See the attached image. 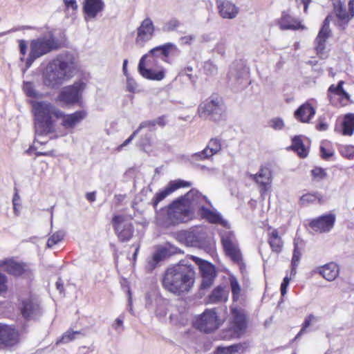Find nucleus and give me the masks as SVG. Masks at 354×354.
<instances>
[{
	"mask_svg": "<svg viewBox=\"0 0 354 354\" xmlns=\"http://www.w3.org/2000/svg\"><path fill=\"white\" fill-rule=\"evenodd\" d=\"M216 6L220 16L224 19H234L239 13V8L227 0H216Z\"/></svg>",
	"mask_w": 354,
	"mask_h": 354,
	"instance_id": "26",
	"label": "nucleus"
},
{
	"mask_svg": "<svg viewBox=\"0 0 354 354\" xmlns=\"http://www.w3.org/2000/svg\"><path fill=\"white\" fill-rule=\"evenodd\" d=\"M333 151L332 149H326V147H320V156L324 160H328L333 156Z\"/></svg>",
	"mask_w": 354,
	"mask_h": 354,
	"instance_id": "55",
	"label": "nucleus"
},
{
	"mask_svg": "<svg viewBox=\"0 0 354 354\" xmlns=\"http://www.w3.org/2000/svg\"><path fill=\"white\" fill-rule=\"evenodd\" d=\"M230 288L232 291V298L233 302H236L239 300L241 296V288L237 280V279L234 276H230L229 277Z\"/></svg>",
	"mask_w": 354,
	"mask_h": 354,
	"instance_id": "38",
	"label": "nucleus"
},
{
	"mask_svg": "<svg viewBox=\"0 0 354 354\" xmlns=\"http://www.w3.org/2000/svg\"><path fill=\"white\" fill-rule=\"evenodd\" d=\"M30 52L26 59L28 67L38 58L53 51L61 48L63 42L52 34L32 39L29 43Z\"/></svg>",
	"mask_w": 354,
	"mask_h": 354,
	"instance_id": "5",
	"label": "nucleus"
},
{
	"mask_svg": "<svg viewBox=\"0 0 354 354\" xmlns=\"http://www.w3.org/2000/svg\"><path fill=\"white\" fill-rule=\"evenodd\" d=\"M64 6L67 10L71 9L76 10L77 9V3L76 0H63Z\"/></svg>",
	"mask_w": 354,
	"mask_h": 354,
	"instance_id": "59",
	"label": "nucleus"
},
{
	"mask_svg": "<svg viewBox=\"0 0 354 354\" xmlns=\"http://www.w3.org/2000/svg\"><path fill=\"white\" fill-rule=\"evenodd\" d=\"M202 277V281L201 283L200 288L201 290H205L210 286H212L214 279L216 276H211V277H207V276H201Z\"/></svg>",
	"mask_w": 354,
	"mask_h": 354,
	"instance_id": "50",
	"label": "nucleus"
},
{
	"mask_svg": "<svg viewBox=\"0 0 354 354\" xmlns=\"http://www.w3.org/2000/svg\"><path fill=\"white\" fill-rule=\"evenodd\" d=\"M270 127L274 130H281L284 127V122L282 119L275 118L270 120Z\"/></svg>",
	"mask_w": 354,
	"mask_h": 354,
	"instance_id": "54",
	"label": "nucleus"
},
{
	"mask_svg": "<svg viewBox=\"0 0 354 354\" xmlns=\"http://www.w3.org/2000/svg\"><path fill=\"white\" fill-rule=\"evenodd\" d=\"M177 48L175 44L172 43H166L163 45L158 46L151 49V53L157 55V57L167 62V59L172 51H176Z\"/></svg>",
	"mask_w": 354,
	"mask_h": 354,
	"instance_id": "34",
	"label": "nucleus"
},
{
	"mask_svg": "<svg viewBox=\"0 0 354 354\" xmlns=\"http://www.w3.org/2000/svg\"><path fill=\"white\" fill-rule=\"evenodd\" d=\"M0 268H3L5 272L15 277H22L31 272L26 263L16 261L12 258L1 260Z\"/></svg>",
	"mask_w": 354,
	"mask_h": 354,
	"instance_id": "17",
	"label": "nucleus"
},
{
	"mask_svg": "<svg viewBox=\"0 0 354 354\" xmlns=\"http://www.w3.org/2000/svg\"><path fill=\"white\" fill-rule=\"evenodd\" d=\"M155 31V27L152 20L147 17L137 28V36L135 40L136 44L143 47L145 44L151 39Z\"/></svg>",
	"mask_w": 354,
	"mask_h": 354,
	"instance_id": "19",
	"label": "nucleus"
},
{
	"mask_svg": "<svg viewBox=\"0 0 354 354\" xmlns=\"http://www.w3.org/2000/svg\"><path fill=\"white\" fill-rule=\"evenodd\" d=\"M33 113L43 129V132L49 134L55 131L54 119H61V125L66 129L72 131L88 115L86 110L82 109L66 114L53 104L48 102H32Z\"/></svg>",
	"mask_w": 354,
	"mask_h": 354,
	"instance_id": "1",
	"label": "nucleus"
},
{
	"mask_svg": "<svg viewBox=\"0 0 354 354\" xmlns=\"http://www.w3.org/2000/svg\"><path fill=\"white\" fill-rule=\"evenodd\" d=\"M267 242L272 252L279 254L282 252L284 247V241L279 234L278 229L268 227Z\"/></svg>",
	"mask_w": 354,
	"mask_h": 354,
	"instance_id": "22",
	"label": "nucleus"
},
{
	"mask_svg": "<svg viewBox=\"0 0 354 354\" xmlns=\"http://www.w3.org/2000/svg\"><path fill=\"white\" fill-rule=\"evenodd\" d=\"M138 69L142 77L149 80L160 81L165 77V71L159 64V59L151 53V50L140 58Z\"/></svg>",
	"mask_w": 354,
	"mask_h": 354,
	"instance_id": "7",
	"label": "nucleus"
},
{
	"mask_svg": "<svg viewBox=\"0 0 354 354\" xmlns=\"http://www.w3.org/2000/svg\"><path fill=\"white\" fill-rule=\"evenodd\" d=\"M337 25L343 29L354 17V0H349L348 8L340 0H332Z\"/></svg>",
	"mask_w": 354,
	"mask_h": 354,
	"instance_id": "12",
	"label": "nucleus"
},
{
	"mask_svg": "<svg viewBox=\"0 0 354 354\" xmlns=\"http://www.w3.org/2000/svg\"><path fill=\"white\" fill-rule=\"evenodd\" d=\"M18 44H19V53L21 55L20 59L21 61H23L24 59L25 56L27 54L28 44L27 41H26L24 39L18 40Z\"/></svg>",
	"mask_w": 354,
	"mask_h": 354,
	"instance_id": "51",
	"label": "nucleus"
},
{
	"mask_svg": "<svg viewBox=\"0 0 354 354\" xmlns=\"http://www.w3.org/2000/svg\"><path fill=\"white\" fill-rule=\"evenodd\" d=\"M126 198H127L126 194H115L114 196L115 206L118 207V206L121 205Z\"/></svg>",
	"mask_w": 354,
	"mask_h": 354,
	"instance_id": "60",
	"label": "nucleus"
},
{
	"mask_svg": "<svg viewBox=\"0 0 354 354\" xmlns=\"http://www.w3.org/2000/svg\"><path fill=\"white\" fill-rule=\"evenodd\" d=\"M299 203L301 207H306L315 203L321 205L324 203V198L317 192H308L300 196Z\"/></svg>",
	"mask_w": 354,
	"mask_h": 354,
	"instance_id": "31",
	"label": "nucleus"
},
{
	"mask_svg": "<svg viewBox=\"0 0 354 354\" xmlns=\"http://www.w3.org/2000/svg\"><path fill=\"white\" fill-rule=\"evenodd\" d=\"M221 242L225 255L233 262L240 264L242 262V255L234 233L226 232L223 234Z\"/></svg>",
	"mask_w": 354,
	"mask_h": 354,
	"instance_id": "14",
	"label": "nucleus"
},
{
	"mask_svg": "<svg viewBox=\"0 0 354 354\" xmlns=\"http://www.w3.org/2000/svg\"><path fill=\"white\" fill-rule=\"evenodd\" d=\"M192 159L196 161H203L213 157L205 148L201 151L194 153L192 156Z\"/></svg>",
	"mask_w": 354,
	"mask_h": 354,
	"instance_id": "47",
	"label": "nucleus"
},
{
	"mask_svg": "<svg viewBox=\"0 0 354 354\" xmlns=\"http://www.w3.org/2000/svg\"><path fill=\"white\" fill-rule=\"evenodd\" d=\"M180 26V21L178 19L172 18L165 24L163 29L167 32H172L176 30Z\"/></svg>",
	"mask_w": 354,
	"mask_h": 354,
	"instance_id": "46",
	"label": "nucleus"
},
{
	"mask_svg": "<svg viewBox=\"0 0 354 354\" xmlns=\"http://www.w3.org/2000/svg\"><path fill=\"white\" fill-rule=\"evenodd\" d=\"M180 252V249L167 243L164 245H160L157 248L156 250L153 254L152 259L156 263H158Z\"/></svg>",
	"mask_w": 354,
	"mask_h": 354,
	"instance_id": "27",
	"label": "nucleus"
},
{
	"mask_svg": "<svg viewBox=\"0 0 354 354\" xmlns=\"http://www.w3.org/2000/svg\"><path fill=\"white\" fill-rule=\"evenodd\" d=\"M192 183L182 179L170 180L162 189H160L151 198L150 204L154 209H157L158 205L165 198L180 188L189 187Z\"/></svg>",
	"mask_w": 354,
	"mask_h": 354,
	"instance_id": "15",
	"label": "nucleus"
},
{
	"mask_svg": "<svg viewBox=\"0 0 354 354\" xmlns=\"http://www.w3.org/2000/svg\"><path fill=\"white\" fill-rule=\"evenodd\" d=\"M104 8L102 0H84L83 4V12L85 20L88 21L96 17Z\"/></svg>",
	"mask_w": 354,
	"mask_h": 354,
	"instance_id": "24",
	"label": "nucleus"
},
{
	"mask_svg": "<svg viewBox=\"0 0 354 354\" xmlns=\"http://www.w3.org/2000/svg\"><path fill=\"white\" fill-rule=\"evenodd\" d=\"M229 292L225 286H217L206 298L207 304L225 303L228 300Z\"/></svg>",
	"mask_w": 354,
	"mask_h": 354,
	"instance_id": "29",
	"label": "nucleus"
},
{
	"mask_svg": "<svg viewBox=\"0 0 354 354\" xmlns=\"http://www.w3.org/2000/svg\"><path fill=\"white\" fill-rule=\"evenodd\" d=\"M22 316L29 319L39 314L40 310L39 304L37 299L32 295L23 298L19 306Z\"/></svg>",
	"mask_w": 354,
	"mask_h": 354,
	"instance_id": "20",
	"label": "nucleus"
},
{
	"mask_svg": "<svg viewBox=\"0 0 354 354\" xmlns=\"http://www.w3.org/2000/svg\"><path fill=\"white\" fill-rule=\"evenodd\" d=\"M315 128L319 131H324L328 129V124L324 116H320L318 118L315 124Z\"/></svg>",
	"mask_w": 354,
	"mask_h": 354,
	"instance_id": "49",
	"label": "nucleus"
},
{
	"mask_svg": "<svg viewBox=\"0 0 354 354\" xmlns=\"http://www.w3.org/2000/svg\"><path fill=\"white\" fill-rule=\"evenodd\" d=\"M80 334V331H73L72 330H68L65 332L62 337L57 339L56 344H67L76 338V335Z\"/></svg>",
	"mask_w": 354,
	"mask_h": 354,
	"instance_id": "40",
	"label": "nucleus"
},
{
	"mask_svg": "<svg viewBox=\"0 0 354 354\" xmlns=\"http://www.w3.org/2000/svg\"><path fill=\"white\" fill-rule=\"evenodd\" d=\"M208 152L214 156V155L218 153L222 149V140L218 138H211L206 147Z\"/></svg>",
	"mask_w": 354,
	"mask_h": 354,
	"instance_id": "39",
	"label": "nucleus"
},
{
	"mask_svg": "<svg viewBox=\"0 0 354 354\" xmlns=\"http://www.w3.org/2000/svg\"><path fill=\"white\" fill-rule=\"evenodd\" d=\"M315 273L319 274L328 281H334L339 274V266L335 262H330L316 268Z\"/></svg>",
	"mask_w": 354,
	"mask_h": 354,
	"instance_id": "28",
	"label": "nucleus"
},
{
	"mask_svg": "<svg viewBox=\"0 0 354 354\" xmlns=\"http://www.w3.org/2000/svg\"><path fill=\"white\" fill-rule=\"evenodd\" d=\"M314 319V317L313 315H309L307 316L304 320V322L302 324L301 328L299 330V332L296 335L295 338H298L301 335H302L306 330L307 328L310 326L311 324L312 320Z\"/></svg>",
	"mask_w": 354,
	"mask_h": 354,
	"instance_id": "48",
	"label": "nucleus"
},
{
	"mask_svg": "<svg viewBox=\"0 0 354 354\" xmlns=\"http://www.w3.org/2000/svg\"><path fill=\"white\" fill-rule=\"evenodd\" d=\"M331 16L328 15L323 21L322 26L315 39V50L317 55L322 59L328 57V50L326 47L327 39L331 35L330 22Z\"/></svg>",
	"mask_w": 354,
	"mask_h": 354,
	"instance_id": "11",
	"label": "nucleus"
},
{
	"mask_svg": "<svg viewBox=\"0 0 354 354\" xmlns=\"http://www.w3.org/2000/svg\"><path fill=\"white\" fill-rule=\"evenodd\" d=\"M122 324H123V319L121 317H118L115 320L114 323L113 324V327L115 330H118V328H120L122 326Z\"/></svg>",
	"mask_w": 354,
	"mask_h": 354,
	"instance_id": "63",
	"label": "nucleus"
},
{
	"mask_svg": "<svg viewBox=\"0 0 354 354\" xmlns=\"http://www.w3.org/2000/svg\"><path fill=\"white\" fill-rule=\"evenodd\" d=\"M190 211L187 209H177L170 212L168 217L170 223L175 225L182 223H186L189 219Z\"/></svg>",
	"mask_w": 354,
	"mask_h": 354,
	"instance_id": "33",
	"label": "nucleus"
},
{
	"mask_svg": "<svg viewBox=\"0 0 354 354\" xmlns=\"http://www.w3.org/2000/svg\"><path fill=\"white\" fill-rule=\"evenodd\" d=\"M297 153L300 158H305L308 156L309 149L304 143L301 136H295L292 138V144L286 148Z\"/></svg>",
	"mask_w": 354,
	"mask_h": 354,
	"instance_id": "30",
	"label": "nucleus"
},
{
	"mask_svg": "<svg viewBox=\"0 0 354 354\" xmlns=\"http://www.w3.org/2000/svg\"><path fill=\"white\" fill-rule=\"evenodd\" d=\"M52 71L44 79V83L50 88H55L64 80L70 79L76 71L75 57L68 53L58 55L51 64Z\"/></svg>",
	"mask_w": 354,
	"mask_h": 354,
	"instance_id": "3",
	"label": "nucleus"
},
{
	"mask_svg": "<svg viewBox=\"0 0 354 354\" xmlns=\"http://www.w3.org/2000/svg\"><path fill=\"white\" fill-rule=\"evenodd\" d=\"M85 86L82 82H75L72 85L64 87L57 95V100L68 106L80 104Z\"/></svg>",
	"mask_w": 354,
	"mask_h": 354,
	"instance_id": "9",
	"label": "nucleus"
},
{
	"mask_svg": "<svg viewBox=\"0 0 354 354\" xmlns=\"http://www.w3.org/2000/svg\"><path fill=\"white\" fill-rule=\"evenodd\" d=\"M155 127H156V123H155L154 120H146V121L142 122L136 130H138V133H139L142 129H145V128H147L149 130H153V129H155Z\"/></svg>",
	"mask_w": 354,
	"mask_h": 354,
	"instance_id": "53",
	"label": "nucleus"
},
{
	"mask_svg": "<svg viewBox=\"0 0 354 354\" xmlns=\"http://www.w3.org/2000/svg\"><path fill=\"white\" fill-rule=\"evenodd\" d=\"M300 258H301V252L299 250L298 247L295 246L294 248L292 257V267H296L298 265V263L300 261Z\"/></svg>",
	"mask_w": 354,
	"mask_h": 354,
	"instance_id": "56",
	"label": "nucleus"
},
{
	"mask_svg": "<svg viewBox=\"0 0 354 354\" xmlns=\"http://www.w3.org/2000/svg\"><path fill=\"white\" fill-rule=\"evenodd\" d=\"M230 318L227 328L222 330L219 337L222 340H231L241 337L248 326V315L245 309L238 306H230Z\"/></svg>",
	"mask_w": 354,
	"mask_h": 354,
	"instance_id": "4",
	"label": "nucleus"
},
{
	"mask_svg": "<svg viewBox=\"0 0 354 354\" xmlns=\"http://www.w3.org/2000/svg\"><path fill=\"white\" fill-rule=\"evenodd\" d=\"M250 178L259 185L261 194H264L269 189L272 183V172L268 167L262 166L259 171L250 175Z\"/></svg>",
	"mask_w": 354,
	"mask_h": 354,
	"instance_id": "23",
	"label": "nucleus"
},
{
	"mask_svg": "<svg viewBox=\"0 0 354 354\" xmlns=\"http://www.w3.org/2000/svg\"><path fill=\"white\" fill-rule=\"evenodd\" d=\"M339 153L345 158L351 160L354 158V145H340L338 148Z\"/></svg>",
	"mask_w": 354,
	"mask_h": 354,
	"instance_id": "41",
	"label": "nucleus"
},
{
	"mask_svg": "<svg viewBox=\"0 0 354 354\" xmlns=\"http://www.w3.org/2000/svg\"><path fill=\"white\" fill-rule=\"evenodd\" d=\"M64 239V234L61 232L53 233L48 239L46 245L48 248H53L61 242Z\"/></svg>",
	"mask_w": 354,
	"mask_h": 354,
	"instance_id": "45",
	"label": "nucleus"
},
{
	"mask_svg": "<svg viewBox=\"0 0 354 354\" xmlns=\"http://www.w3.org/2000/svg\"><path fill=\"white\" fill-rule=\"evenodd\" d=\"M154 120L156 126L158 125L160 127H164L167 124V117L165 115H161Z\"/></svg>",
	"mask_w": 354,
	"mask_h": 354,
	"instance_id": "61",
	"label": "nucleus"
},
{
	"mask_svg": "<svg viewBox=\"0 0 354 354\" xmlns=\"http://www.w3.org/2000/svg\"><path fill=\"white\" fill-rule=\"evenodd\" d=\"M248 348V344L246 342L234 344L228 346H218L215 354H235L239 351L243 353Z\"/></svg>",
	"mask_w": 354,
	"mask_h": 354,
	"instance_id": "36",
	"label": "nucleus"
},
{
	"mask_svg": "<svg viewBox=\"0 0 354 354\" xmlns=\"http://www.w3.org/2000/svg\"><path fill=\"white\" fill-rule=\"evenodd\" d=\"M277 24L281 30H297L306 28L299 19L292 17L286 11L282 12L281 17L277 21Z\"/></svg>",
	"mask_w": 354,
	"mask_h": 354,
	"instance_id": "21",
	"label": "nucleus"
},
{
	"mask_svg": "<svg viewBox=\"0 0 354 354\" xmlns=\"http://www.w3.org/2000/svg\"><path fill=\"white\" fill-rule=\"evenodd\" d=\"M195 280L194 266L182 260L167 268L162 277L161 284L165 290L176 296H181L191 291Z\"/></svg>",
	"mask_w": 354,
	"mask_h": 354,
	"instance_id": "2",
	"label": "nucleus"
},
{
	"mask_svg": "<svg viewBox=\"0 0 354 354\" xmlns=\"http://www.w3.org/2000/svg\"><path fill=\"white\" fill-rule=\"evenodd\" d=\"M24 91L28 97L32 98H41L42 95L35 91L33 84L32 82H26L24 85Z\"/></svg>",
	"mask_w": 354,
	"mask_h": 354,
	"instance_id": "44",
	"label": "nucleus"
},
{
	"mask_svg": "<svg viewBox=\"0 0 354 354\" xmlns=\"http://www.w3.org/2000/svg\"><path fill=\"white\" fill-rule=\"evenodd\" d=\"M316 113L315 108L309 102H306L295 111L294 116L302 123H309Z\"/></svg>",
	"mask_w": 354,
	"mask_h": 354,
	"instance_id": "25",
	"label": "nucleus"
},
{
	"mask_svg": "<svg viewBox=\"0 0 354 354\" xmlns=\"http://www.w3.org/2000/svg\"><path fill=\"white\" fill-rule=\"evenodd\" d=\"M199 214L203 218L206 219L210 223H223V219L219 214L203 206L199 209Z\"/></svg>",
	"mask_w": 354,
	"mask_h": 354,
	"instance_id": "37",
	"label": "nucleus"
},
{
	"mask_svg": "<svg viewBox=\"0 0 354 354\" xmlns=\"http://www.w3.org/2000/svg\"><path fill=\"white\" fill-rule=\"evenodd\" d=\"M344 81L340 80L337 84H331L327 90L330 103L336 107H345L353 103L351 95L343 88Z\"/></svg>",
	"mask_w": 354,
	"mask_h": 354,
	"instance_id": "10",
	"label": "nucleus"
},
{
	"mask_svg": "<svg viewBox=\"0 0 354 354\" xmlns=\"http://www.w3.org/2000/svg\"><path fill=\"white\" fill-rule=\"evenodd\" d=\"M138 134V130H135L127 140L117 147V150L121 151L125 146L129 145Z\"/></svg>",
	"mask_w": 354,
	"mask_h": 354,
	"instance_id": "57",
	"label": "nucleus"
},
{
	"mask_svg": "<svg viewBox=\"0 0 354 354\" xmlns=\"http://www.w3.org/2000/svg\"><path fill=\"white\" fill-rule=\"evenodd\" d=\"M189 258L199 266L201 276H216L215 268L212 263L193 255L189 256Z\"/></svg>",
	"mask_w": 354,
	"mask_h": 354,
	"instance_id": "35",
	"label": "nucleus"
},
{
	"mask_svg": "<svg viewBox=\"0 0 354 354\" xmlns=\"http://www.w3.org/2000/svg\"><path fill=\"white\" fill-rule=\"evenodd\" d=\"M185 198L189 201L190 203H197L201 199H205V196H203V194L196 189H190L185 195Z\"/></svg>",
	"mask_w": 354,
	"mask_h": 354,
	"instance_id": "42",
	"label": "nucleus"
},
{
	"mask_svg": "<svg viewBox=\"0 0 354 354\" xmlns=\"http://www.w3.org/2000/svg\"><path fill=\"white\" fill-rule=\"evenodd\" d=\"M340 131L344 136H351L354 133V113H348L343 115L340 124Z\"/></svg>",
	"mask_w": 354,
	"mask_h": 354,
	"instance_id": "32",
	"label": "nucleus"
},
{
	"mask_svg": "<svg viewBox=\"0 0 354 354\" xmlns=\"http://www.w3.org/2000/svg\"><path fill=\"white\" fill-rule=\"evenodd\" d=\"M197 113L201 118L214 122H220L226 119V109L222 97L212 94L199 104Z\"/></svg>",
	"mask_w": 354,
	"mask_h": 354,
	"instance_id": "6",
	"label": "nucleus"
},
{
	"mask_svg": "<svg viewBox=\"0 0 354 354\" xmlns=\"http://www.w3.org/2000/svg\"><path fill=\"white\" fill-rule=\"evenodd\" d=\"M19 342V333L15 326L0 323V349L10 348Z\"/></svg>",
	"mask_w": 354,
	"mask_h": 354,
	"instance_id": "18",
	"label": "nucleus"
},
{
	"mask_svg": "<svg viewBox=\"0 0 354 354\" xmlns=\"http://www.w3.org/2000/svg\"><path fill=\"white\" fill-rule=\"evenodd\" d=\"M127 89L129 92L134 93L136 89V84L134 82L128 81Z\"/></svg>",
	"mask_w": 354,
	"mask_h": 354,
	"instance_id": "64",
	"label": "nucleus"
},
{
	"mask_svg": "<svg viewBox=\"0 0 354 354\" xmlns=\"http://www.w3.org/2000/svg\"><path fill=\"white\" fill-rule=\"evenodd\" d=\"M290 279L286 276L283 278V281L281 284L280 291L282 296L286 294L288 286H289Z\"/></svg>",
	"mask_w": 354,
	"mask_h": 354,
	"instance_id": "58",
	"label": "nucleus"
},
{
	"mask_svg": "<svg viewBox=\"0 0 354 354\" xmlns=\"http://www.w3.org/2000/svg\"><path fill=\"white\" fill-rule=\"evenodd\" d=\"M8 290V277L6 274L0 272V295L7 292Z\"/></svg>",
	"mask_w": 354,
	"mask_h": 354,
	"instance_id": "52",
	"label": "nucleus"
},
{
	"mask_svg": "<svg viewBox=\"0 0 354 354\" xmlns=\"http://www.w3.org/2000/svg\"><path fill=\"white\" fill-rule=\"evenodd\" d=\"M111 223L115 234L120 242H127L133 237V225L130 222H126L124 216L115 214L112 218Z\"/></svg>",
	"mask_w": 354,
	"mask_h": 354,
	"instance_id": "13",
	"label": "nucleus"
},
{
	"mask_svg": "<svg viewBox=\"0 0 354 354\" xmlns=\"http://www.w3.org/2000/svg\"><path fill=\"white\" fill-rule=\"evenodd\" d=\"M152 145V140L151 137L150 135H145V138H143L142 141V145L144 147L151 146Z\"/></svg>",
	"mask_w": 354,
	"mask_h": 354,
	"instance_id": "62",
	"label": "nucleus"
},
{
	"mask_svg": "<svg viewBox=\"0 0 354 354\" xmlns=\"http://www.w3.org/2000/svg\"><path fill=\"white\" fill-rule=\"evenodd\" d=\"M335 221V214L332 213L324 214L310 219L308 222V226L315 232L327 233L333 228Z\"/></svg>",
	"mask_w": 354,
	"mask_h": 354,
	"instance_id": "16",
	"label": "nucleus"
},
{
	"mask_svg": "<svg viewBox=\"0 0 354 354\" xmlns=\"http://www.w3.org/2000/svg\"><path fill=\"white\" fill-rule=\"evenodd\" d=\"M216 312V308L206 309L194 322V326L201 332L210 333L218 329L224 322Z\"/></svg>",
	"mask_w": 354,
	"mask_h": 354,
	"instance_id": "8",
	"label": "nucleus"
},
{
	"mask_svg": "<svg viewBox=\"0 0 354 354\" xmlns=\"http://www.w3.org/2000/svg\"><path fill=\"white\" fill-rule=\"evenodd\" d=\"M312 179L314 181H320L325 179L327 177V173L326 169L315 167L310 171Z\"/></svg>",
	"mask_w": 354,
	"mask_h": 354,
	"instance_id": "43",
	"label": "nucleus"
}]
</instances>
